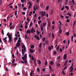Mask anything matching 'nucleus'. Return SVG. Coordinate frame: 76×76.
Here are the masks:
<instances>
[{
	"label": "nucleus",
	"mask_w": 76,
	"mask_h": 76,
	"mask_svg": "<svg viewBox=\"0 0 76 76\" xmlns=\"http://www.w3.org/2000/svg\"><path fill=\"white\" fill-rule=\"evenodd\" d=\"M33 10L35 11H36L37 10V9H36V7L35 6H34L33 7Z\"/></svg>",
	"instance_id": "obj_17"
},
{
	"label": "nucleus",
	"mask_w": 76,
	"mask_h": 76,
	"mask_svg": "<svg viewBox=\"0 0 76 76\" xmlns=\"http://www.w3.org/2000/svg\"><path fill=\"white\" fill-rule=\"evenodd\" d=\"M32 25H33V23L31 22V23L30 24V26H29L30 27H31V26Z\"/></svg>",
	"instance_id": "obj_22"
},
{
	"label": "nucleus",
	"mask_w": 76,
	"mask_h": 76,
	"mask_svg": "<svg viewBox=\"0 0 76 76\" xmlns=\"http://www.w3.org/2000/svg\"><path fill=\"white\" fill-rule=\"evenodd\" d=\"M30 31H31V33H34V32H35V30H34V27H33Z\"/></svg>",
	"instance_id": "obj_4"
},
{
	"label": "nucleus",
	"mask_w": 76,
	"mask_h": 76,
	"mask_svg": "<svg viewBox=\"0 0 76 76\" xmlns=\"http://www.w3.org/2000/svg\"><path fill=\"white\" fill-rule=\"evenodd\" d=\"M40 29H41L42 31H43V30H44V28H43V26H42V25L40 26Z\"/></svg>",
	"instance_id": "obj_8"
},
{
	"label": "nucleus",
	"mask_w": 76,
	"mask_h": 76,
	"mask_svg": "<svg viewBox=\"0 0 76 76\" xmlns=\"http://www.w3.org/2000/svg\"><path fill=\"white\" fill-rule=\"evenodd\" d=\"M25 23H26V26H27L28 25V22L27 21H25Z\"/></svg>",
	"instance_id": "obj_46"
},
{
	"label": "nucleus",
	"mask_w": 76,
	"mask_h": 76,
	"mask_svg": "<svg viewBox=\"0 0 76 76\" xmlns=\"http://www.w3.org/2000/svg\"><path fill=\"white\" fill-rule=\"evenodd\" d=\"M66 22H70V20H69V19H67V20H66Z\"/></svg>",
	"instance_id": "obj_48"
},
{
	"label": "nucleus",
	"mask_w": 76,
	"mask_h": 76,
	"mask_svg": "<svg viewBox=\"0 0 76 76\" xmlns=\"http://www.w3.org/2000/svg\"><path fill=\"white\" fill-rule=\"evenodd\" d=\"M23 15H25V12H23L22 13Z\"/></svg>",
	"instance_id": "obj_63"
},
{
	"label": "nucleus",
	"mask_w": 76,
	"mask_h": 76,
	"mask_svg": "<svg viewBox=\"0 0 76 76\" xmlns=\"http://www.w3.org/2000/svg\"><path fill=\"white\" fill-rule=\"evenodd\" d=\"M60 51L61 52H62V49L61 48H60Z\"/></svg>",
	"instance_id": "obj_61"
},
{
	"label": "nucleus",
	"mask_w": 76,
	"mask_h": 76,
	"mask_svg": "<svg viewBox=\"0 0 76 76\" xmlns=\"http://www.w3.org/2000/svg\"><path fill=\"white\" fill-rule=\"evenodd\" d=\"M20 43H19V42H17L16 44V47H20Z\"/></svg>",
	"instance_id": "obj_6"
},
{
	"label": "nucleus",
	"mask_w": 76,
	"mask_h": 76,
	"mask_svg": "<svg viewBox=\"0 0 76 76\" xmlns=\"http://www.w3.org/2000/svg\"><path fill=\"white\" fill-rule=\"evenodd\" d=\"M45 11H42L41 12V15H42V17H44V15H45Z\"/></svg>",
	"instance_id": "obj_2"
},
{
	"label": "nucleus",
	"mask_w": 76,
	"mask_h": 76,
	"mask_svg": "<svg viewBox=\"0 0 76 76\" xmlns=\"http://www.w3.org/2000/svg\"><path fill=\"white\" fill-rule=\"evenodd\" d=\"M30 76H32V72H31L30 73Z\"/></svg>",
	"instance_id": "obj_60"
},
{
	"label": "nucleus",
	"mask_w": 76,
	"mask_h": 76,
	"mask_svg": "<svg viewBox=\"0 0 76 76\" xmlns=\"http://www.w3.org/2000/svg\"><path fill=\"white\" fill-rule=\"evenodd\" d=\"M52 37L53 38H54V34L53 33H52Z\"/></svg>",
	"instance_id": "obj_42"
},
{
	"label": "nucleus",
	"mask_w": 76,
	"mask_h": 76,
	"mask_svg": "<svg viewBox=\"0 0 76 76\" xmlns=\"http://www.w3.org/2000/svg\"><path fill=\"white\" fill-rule=\"evenodd\" d=\"M59 48H60V47H59V46H58L56 48L57 50H58Z\"/></svg>",
	"instance_id": "obj_40"
},
{
	"label": "nucleus",
	"mask_w": 76,
	"mask_h": 76,
	"mask_svg": "<svg viewBox=\"0 0 76 76\" xmlns=\"http://www.w3.org/2000/svg\"><path fill=\"white\" fill-rule=\"evenodd\" d=\"M60 58H61V57H60V56H59L57 58V59L60 60Z\"/></svg>",
	"instance_id": "obj_41"
},
{
	"label": "nucleus",
	"mask_w": 76,
	"mask_h": 76,
	"mask_svg": "<svg viewBox=\"0 0 76 76\" xmlns=\"http://www.w3.org/2000/svg\"><path fill=\"white\" fill-rule=\"evenodd\" d=\"M65 35H66L67 36H69V31H68L65 33Z\"/></svg>",
	"instance_id": "obj_11"
},
{
	"label": "nucleus",
	"mask_w": 76,
	"mask_h": 76,
	"mask_svg": "<svg viewBox=\"0 0 76 76\" xmlns=\"http://www.w3.org/2000/svg\"><path fill=\"white\" fill-rule=\"evenodd\" d=\"M58 32L60 33V34H61V32H62V30L61 29V28H60L59 30V31H58Z\"/></svg>",
	"instance_id": "obj_9"
},
{
	"label": "nucleus",
	"mask_w": 76,
	"mask_h": 76,
	"mask_svg": "<svg viewBox=\"0 0 76 76\" xmlns=\"http://www.w3.org/2000/svg\"><path fill=\"white\" fill-rule=\"evenodd\" d=\"M34 37L35 38H36V39H37V40H39V37L37 36V35H35L34 36Z\"/></svg>",
	"instance_id": "obj_3"
},
{
	"label": "nucleus",
	"mask_w": 76,
	"mask_h": 76,
	"mask_svg": "<svg viewBox=\"0 0 76 76\" xmlns=\"http://www.w3.org/2000/svg\"><path fill=\"white\" fill-rule=\"evenodd\" d=\"M67 3H68V2L67 1H66L65 3V4H66V5H67Z\"/></svg>",
	"instance_id": "obj_47"
},
{
	"label": "nucleus",
	"mask_w": 76,
	"mask_h": 76,
	"mask_svg": "<svg viewBox=\"0 0 76 76\" xmlns=\"http://www.w3.org/2000/svg\"><path fill=\"white\" fill-rule=\"evenodd\" d=\"M45 43L47 44H48V41H45Z\"/></svg>",
	"instance_id": "obj_33"
},
{
	"label": "nucleus",
	"mask_w": 76,
	"mask_h": 76,
	"mask_svg": "<svg viewBox=\"0 0 76 76\" xmlns=\"http://www.w3.org/2000/svg\"><path fill=\"white\" fill-rule=\"evenodd\" d=\"M62 73H63V74L64 75H66V73H64V71H62Z\"/></svg>",
	"instance_id": "obj_53"
},
{
	"label": "nucleus",
	"mask_w": 76,
	"mask_h": 76,
	"mask_svg": "<svg viewBox=\"0 0 76 76\" xmlns=\"http://www.w3.org/2000/svg\"><path fill=\"white\" fill-rule=\"evenodd\" d=\"M34 64H36L37 63V62H36L37 61V60H36V58H34Z\"/></svg>",
	"instance_id": "obj_14"
},
{
	"label": "nucleus",
	"mask_w": 76,
	"mask_h": 76,
	"mask_svg": "<svg viewBox=\"0 0 76 76\" xmlns=\"http://www.w3.org/2000/svg\"><path fill=\"white\" fill-rule=\"evenodd\" d=\"M66 69H67V66H65V67L64 68L63 70H66Z\"/></svg>",
	"instance_id": "obj_43"
},
{
	"label": "nucleus",
	"mask_w": 76,
	"mask_h": 76,
	"mask_svg": "<svg viewBox=\"0 0 76 76\" xmlns=\"http://www.w3.org/2000/svg\"><path fill=\"white\" fill-rule=\"evenodd\" d=\"M67 59V54H65L64 55V57H63V59L64 60H66Z\"/></svg>",
	"instance_id": "obj_5"
},
{
	"label": "nucleus",
	"mask_w": 76,
	"mask_h": 76,
	"mask_svg": "<svg viewBox=\"0 0 76 76\" xmlns=\"http://www.w3.org/2000/svg\"><path fill=\"white\" fill-rule=\"evenodd\" d=\"M53 12L54 10H53V9H51V12H50V15H53Z\"/></svg>",
	"instance_id": "obj_12"
},
{
	"label": "nucleus",
	"mask_w": 76,
	"mask_h": 76,
	"mask_svg": "<svg viewBox=\"0 0 76 76\" xmlns=\"http://www.w3.org/2000/svg\"><path fill=\"white\" fill-rule=\"evenodd\" d=\"M69 63H71L72 62V60H70L69 61Z\"/></svg>",
	"instance_id": "obj_64"
},
{
	"label": "nucleus",
	"mask_w": 76,
	"mask_h": 76,
	"mask_svg": "<svg viewBox=\"0 0 76 76\" xmlns=\"http://www.w3.org/2000/svg\"><path fill=\"white\" fill-rule=\"evenodd\" d=\"M39 52H41V48H40V49H39Z\"/></svg>",
	"instance_id": "obj_56"
},
{
	"label": "nucleus",
	"mask_w": 76,
	"mask_h": 76,
	"mask_svg": "<svg viewBox=\"0 0 76 76\" xmlns=\"http://www.w3.org/2000/svg\"><path fill=\"white\" fill-rule=\"evenodd\" d=\"M48 26L49 27H50V21H49Z\"/></svg>",
	"instance_id": "obj_27"
},
{
	"label": "nucleus",
	"mask_w": 76,
	"mask_h": 76,
	"mask_svg": "<svg viewBox=\"0 0 76 76\" xmlns=\"http://www.w3.org/2000/svg\"><path fill=\"white\" fill-rule=\"evenodd\" d=\"M53 54H54V55H56V54H57V52H56V51L53 52Z\"/></svg>",
	"instance_id": "obj_28"
},
{
	"label": "nucleus",
	"mask_w": 76,
	"mask_h": 76,
	"mask_svg": "<svg viewBox=\"0 0 76 76\" xmlns=\"http://www.w3.org/2000/svg\"><path fill=\"white\" fill-rule=\"evenodd\" d=\"M38 22L39 24H40L41 23V20H40V21H38Z\"/></svg>",
	"instance_id": "obj_36"
},
{
	"label": "nucleus",
	"mask_w": 76,
	"mask_h": 76,
	"mask_svg": "<svg viewBox=\"0 0 76 76\" xmlns=\"http://www.w3.org/2000/svg\"><path fill=\"white\" fill-rule=\"evenodd\" d=\"M41 61H39L38 63V64L39 65H40V64H41Z\"/></svg>",
	"instance_id": "obj_26"
},
{
	"label": "nucleus",
	"mask_w": 76,
	"mask_h": 76,
	"mask_svg": "<svg viewBox=\"0 0 76 76\" xmlns=\"http://www.w3.org/2000/svg\"><path fill=\"white\" fill-rule=\"evenodd\" d=\"M30 51L31 53L32 54V53H34V50H32V49H30Z\"/></svg>",
	"instance_id": "obj_15"
},
{
	"label": "nucleus",
	"mask_w": 76,
	"mask_h": 76,
	"mask_svg": "<svg viewBox=\"0 0 76 76\" xmlns=\"http://www.w3.org/2000/svg\"><path fill=\"white\" fill-rule=\"evenodd\" d=\"M26 34H29V30H27Z\"/></svg>",
	"instance_id": "obj_45"
},
{
	"label": "nucleus",
	"mask_w": 76,
	"mask_h": 76,
	"mask_svg": "<svg viewBox=\"0 0 76 76\" xmlns=\"http://www.w3.org/2000/svg\"><path fill=\"white\" fill-rule=\"evenodd\" d=\"M72 2L73 4H75V0H72Z\"/></svg>",
	"instance_id": "obj_18"
},
{
	"label": "nucleus",
	"mask_w": 76,
	"mask_h": 76,
	"mask_svg": "<svg viewBox=\"0 0 76 76\" xmlns=\"http://www.w3.org/2000/svg\"><path fill=\"white\" fill-rule=\"evenodd\" d=\"M8 37L9 38V42L11 43V42H12V37H11V35H8Z\"/></svg>",
	"instance_id": "obj_1"
},
{
	"label": "nucleus",
	"mask_w": 76,
	"mask_h": 76,
	"mask_svg": "<svg viewBox=\"0 0 76 76\" xmlns=\"http://www.w3.org/2000/svg\"><path fill=\"white\" fill-rule=\"evenodd\" d=\"M57 65L58 66H60V64L59 63H58L57 64Z\"/></svg>",
	"instance_id": "obj_57"
},
{
	"label": "nucleus",
	"mask_w": 76,
	"mask_h": 76,
	"mask_svg": "<svg viewBox=\"0 0 76 76\" xmlns=\"http://www.w3.org/2000/svg\"><path fill=\"white\" fill-rule=\"evenodd\" d=\"M38 68H37V70H38V72H40V70Z\"/></svg>",
	"instance_id": "obj_49"
},
{
	"label": "nucleus",
	"mask_w": 76,
	"mask_h": 76,
	"mask_svg": "<svg viewBox=\"0 0 76 76\" xmlns=\"http://www.w3.org/2000/svg\"><path fill=\"white\" fill-rule=\"evenodd\" d=\"M36 8L37 10H38L39 9V6L37 5H36Z\"/></svg>",
	"instance_id": "obj_21"
},
{
	"label": "nucleus",
	"mask_w": 76,
	"mask_h": 76,
	"mask_svg": "<svg viewBox=\"0 0 76 76\" xmlns=\"http://www.w3.org/2000/svg\"><path fill=\"white\" fill-rule=\"evenodd\" d=\"M7 38V37H6L3 40L4 41V42L6 43L7 42V39H6Z\"/></svg>",
	"instance_id": "obj_7"
},
{
	"label": "nucleus",
	"mask_w": 76,
	"mask_h": 76,
	"mask_svg": "<svg viewBox=\"0 0 76 76\" xmlns=\"http://www.w3.org/2000/svg\"><path fill=\"white\" fill-rule=\"evenodd\" d=\"M47 61H45V65H47L48 63H47Z\"/></svg>",
	"instance_id": "obj_23"
},
{
	"label": "nucleus",
	"mask_w": 76,
	"mask_h": 76,
	"mask_svg": "<svg viewBox=\"0 0 76 76\" xmlns=\"http://www.w3.org/2000/svg\"><path fill=\"white\" fill-rule=\"evenodd\" d=\"M24 63H25V64H27V62L26 61V60H25L24 61Z\"/></svg>",
	"instance_id": "obj_32"
},
{
	"label": "nucleus",
	"mask_w": 76,
	"mask_h": 76,
	"mask_svg": "<svg viewBox=\"0 0 76 76\" xmlns=\"http://www.w3.org/2000/svg\"><path fill=\"white\" fill-rule=\"evenodd\" d=\"M46 23H45V22L44 23H43V26H45V25H46Z\"/></svg>",
	"instance_id": "obj_35"
},
{
	"label": "nucleus",
	"mask_w": 76,
	"mask_h": 76,
	"mask_svg": "<svg viewBox=\"0 0 76 76\" xmlns=\"http://www.w3.org/2000/svg\"><path fill=\"white\" fill-rule=\"evenodd\" d=\"M66 15H69V16H71L72 14H70L69 12H68L67 14H66Z\"/></svg>",
	"instance_id": "obj_19"
},
{
	"label": "nucleus",
	"mask_w": 76,
	"mask_h": 76,
	"mask_svg": "<svg viewBox=\"0 0 76 76\" xmlns=\"http://www.w3.org/2000/svg\"><path fill=\"white\" fill-rule=\"evenodd\" d=\"M24 57L25 58V59H26L27 58V54H26L24 56Z\"/></svg>",
	"instance_id": "obj_16"
},
{
	"label": "nucleus",
	"mask_w": 76,
	"mask_h": 76,
	"mask_svg": "<svg viewBox=\"0 0 76 76\" xmlns=\"http://www.w3.org/2000/svg\"><path fill=\"white\" fill-rule=\"evenodd\" d=\"M16 15H17V11H16L15 13V16H16Z\"/></svg>",
	"instance_id": "obj_52"
},
{
	"label": "nucleus",
	"mask_w": 76,
	"mask_h": 76,
	"mask_svg": "<svg viewBox=\"0 0 76 76\" xmlns=\"http://www.w3.org/2000/svg\"><path fill=\"white\" fill-rule=\"evenodd\" d=\"M45 39H46V38L45 37H44L42 39V41L43 42L45 41Z\"/></svg>",
	"instance_id": "obj_24"
},
{
	"label": "nucleus",
	"mask_w": 76,
	"mask_h": 76,
	"mask_svg": "<svg viewBox=\"0 0 76 76\" xmlns=\"http://www.w3.org/2000/svg\"><path fill=\"white\" fill-rule=\"evenodd\" d=\"M23 10H26V7H24L23 8Z\"/></svg>",
	"instance_id": "obj_50"
},
{
	"label": "nucleus",
	"mask_w": 76,
	"mask_h": 76,
	"mask_svg": "<svg viewBox=\"0 0 76 76\" xmlns=\"http://www.w3.org/2000/svg\"><path fill=\"white\" fill-rule=\"evenodd\" d=\"M25 45H23L22 46V48H25Z\"/></svg>",
	"instance_id": "obj_54"
},
{
	"label": "nucleus",
	"mask_w": 76,
	"mask_h": 76,
	"mask_svg": "<svg viewBox=\"0 0 76 76\" xmlns=\"http://www.w3.org/2000/svg\"><path fill=\"white\" fill-rule=\"evenodd\" d=\"M75 23H76V22L75 21L73 23V26H75Z\"/></svg>",
	"instance_id": "obj_51"
},
{
	"label": "nucleus",
	"mask_w": 76,
	"mask_h": 76,
	"mask_svg": "<svg viewBox=\"0 0 76 76\" xmlns=\"http://www.w3.org/2000/svg\"><path fill=\"white\" fill-rule=\"evenodd\" d=\"M12 56V57H13V58H15V55H14V54H13Z\"/></svg>",
	"instance_id": "obj_59"
},
{
	"label": "nucleus",
	"mask_w": 76,
	"mask_h": 76,
	"mask_svg": "<svg viewBox=\"0 0 76 76\" xmlns=\"http://www.w3.org/2000/svg\"><path fill=\"white\" fill-rule=\"evenodd\" d=\"M37 35H39V32L38 31H37Z\"/></svg>",
	"instance_id": "obj_25"
},
{
	"label": "nucleus",
	"mask_w": 76,
	"mask_h": 76,
	"mask_svg": "<svg viewBox=\"0 0 76 76\" xmlns=\"http://www.w3.org/2000/svg\"><path fill=\"white\" fill-rule=\"evenodd\" d=\"M74 37H76V34L75 33H74Z\"/></svg>",
	"instance_id": "obj_62"
},
{
	"label": "nucleus",
	"mask_w": 76,
	"mask_h": 76,
	"mask_svg": "<svg viewBox=\"0 0 76 76\" xmlns=\"http://www.w3.org/2000/svg\"><path fill=\"white\" fill-rule=\"evenodd\" d=\"M31 60H34V57H33V56H31Z\"/></svg>",
	"instance_id": "obj_31"
},
{
	"label": "nucleus",
	"mask_w": 76,
	"mask_h": 76,
	"mask_svg": "<svg viewBox=\"0 0 76 76\" xmlns=\"http://www.w3.org/2000/svg\"><path fill=\"white\" fill-rule=\"evenodd\" d=\"M21 3H24L25 0H21Z\"/></svg>",
	"instance_id": "obj_37"
},
{
	"label": "nucleus",
	"mask_w": 76,
	"mask_h": 76,
	"mask_svg": "<svg viewBox=\"0 0 76 76\" xmlns=\"http://www.w3.org/2000/svg\"><path fill=\"white\" fill-rule=\"evenodd\" d=\"M41 46H42V44L41 43H40L39 44V48H41Z\"/></svg>",
	"instance_id": "obj_20"
},
{
	"label": "nucleus",
	"mask_w": 76,
	"mask_h": 76,
	"mask_svg": "<svg viewBox=\"0 0 76 76\" xmlns=\"http://www.w3.org/2000/svg\"><path fill=\"white\" fill-rule=\"evenodd\" d=\"M49 69L50 70H51V66H50V65H49Z\"/></svg>",
	"instance_id": "obj_34"
},
{
	"label": "nucleus",
	"mask_w": 76,
	"mask_h": 76,
	"mask_svg": "<svg viewBox=\"0 0 76 76\" xmlns=\"http://www.w3.org/2000/svg\"><path fill=\"white\" fill-rule=\"evenodd\" d=\"M12 29H14L15 28V25H13L12 26Z\"/></svg>",
	"instance_id": "obj_44"
},
{
	"label": "nucleus",
	"mask_w": 76,
	"mask_h": 76,
	"mask_svg": "<svg viewBox=\"0 0 76 76\" xmlns=\"http://www.w3.org/2000/svg\"><path fill=\"white\" fill-rule=\"evenodd\" d=\"M48 50H49V51H50L51 50V47L50 46L48 47Z\"/></svg>",
	"instance_id": "obj_30"
},
{
	"label": "nucleus",
	"mask_w": 76,
	"mask_h": 76,
	"mask_svg": "<svg viewBox=\"0 0 76 76\" xmlns=\"http://www.w3.org/2000/svg\"><path fill=\"white\" fill-rule=\"evenodd\" d=\"M22 59L23 60H26V59H25V58L24 57H22Z\"/></svg>",
	"instance_id": "obj_39"
},
{
	"label": "nucleus",
	"mask_w": 76,
	"mask_h": 76,
	"mask_svg": "<svg viewBox=\"0 0 76 76\" xmlns=\"http://www.w3.org/2000/svg\"><path fill=\"white\" fill-rule=\"evenodd\" d=\"M49 8V7H48V6H47L46 7V10H48V8Z\"/></svg>",
	"instance_id": "obj_29"
},
{
	"label": "nucleus",
	"mask_w": 76,
	"mask_h": 76,
	"mask_svg": "<svg viewBox=\"0 0 76 76\" xmlns=\"http://www.w3.org/2000/svg\"><path fill=\"white\" fill-rule=\"evenodd\" d=\"M25 38L26 39H27V35H26V34H25Z\"/></svg>",
	"instance_id": "obj_38"
},
{
	"label": "nucleus",
	"mask_w": 76,
	"mask_h": 76,
	"mask_svg": "<svg viewBox=\"0 0 76 76\" xmlns=\"http://www.w3.org/2000/svg\"><path fill=\"white\" fill-rule=\"evenodd\" d=\"M31 6H32V4L31 3L29 5V6H28V9H31Z\"/></svg>",
	"instance_id": "obj_13"
},
{
	"label": "nucleus",
	"mask_w": 76,
	"mask_h": 76,
	"mask_svg": "<svg viewBox=\"0 0 76 76\" xmlns=\"http://www.w3.org/2000/svg\"><path fill=\"white\" fill-rule=\"evenodd\" d=\"M34 47V45H32V47H31V48H33Z\"/></svg>",
	"instance_id": "obj_58"
},
{
	"label": "nucleus",
	"mask_w": 76,
	"mask_h": 76,
	"mask_svg": "<svg viewBox=\"0 0 76 76\" xmlns=\"http://www.w3.org/2000/svg\"><path fill=\"white\" fill-rule=\"evenodd\" d=\"M52 29H54V25L52 27Z\"/></svg>",
	"instance_id": "obj_55"
},
{
	"label": "nucleus",
	"mask_w": 76,
	"mask_h": 76,
	"mask_svg": "<svg viewBox=\"0 0 76 76\" xmlns=\"http://www.w3.org/2000/svg\"><path fill=\"white\" fill-rule=\"evenodd\" d=\"M50 64H51V65H53V64H54V62H53V61H51Z\"/></svg>",
	"instance_id": "obj_10"
}]
</instances>
